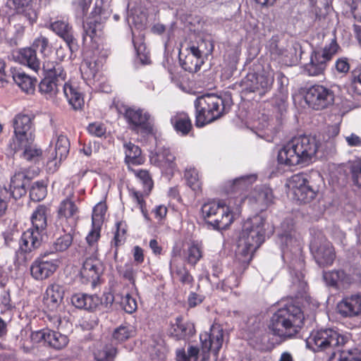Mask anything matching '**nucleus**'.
<instances>
[{
	"mask_svg": "<svg viewBox=\"0 0 361 361\" xmlns=\"http://www.w3.org/2000/svg\"><path fill=\"white\" fill-rule=\"evenodd\" d=\"M10 147L14 152L23 150V157L30 161H37L42 154V151L34 145V142L26 143L22 146L10 144Z\"/></svg>",
	"mask_w": 361,
	"mask_h": 361,
	"instance_id": "c9c22d12",
	"label": "nucleus"
},
{
	"mask_svg": "<svg viewBox=\"0 0 361 361\" xmlns=\"http://www.w3.org/2000/svg\"><path fill=\"white\" fill-rule=\"evenodd\" d=\"M63 90L68 103L74 109L77 110L82 106L84 99L82 94L77 88L70 84L64 83Z\"/></svg>",
	"mask_w": 361,
	"mask_h": 361,
	"instance_id": "4c0bfd02",
	"label": "nucleus"
},
{
	"mask_svg": "<svg viewBox=\"0 0 361 361\" xmlns=\"http://www.w3.org/2000/svg\"><path fill=\"white\" fill-rule=\"evenodd\" d=\"M256 178L255 175H249L235 178L231 185L230 192L237 193L247 190L256 180Z\"/></svg>",
	"mask_w": 361,
	"mask_h": 361,
	"instance_id": "37998d69",
	"label": "nucleus"
},
{
	"mask_svg": "<svg viewBox=\"0 0 361 361\" xmlns=\"http://www.w3.org/2000/svg\"><path fill=\"white\" fill-rule=\"evenodd\" d=\"M296 320H290L286 317H276L272 319L269 325V329L275 336L284 338H291L295 336L301 329L304 324L305 317H296Z\"/></svg>",
	"mask_w": 361,
	"mask_h": 361,
	"instance_id": "2eb2a0df",
	"label": "nucleus"
},
{
	"mask_svg": "<svg viewBox=\"0 0 361 361\" xmlns=\"http://www.w3.org/2000/svg\"><path fill=\"white\" fill-rule=\"evenodd\" d=\"M75 199L74 192L71 191L69 195L61 201L57 209V217L59 220L75 224L80 209Z\"/></svg>",
	"mask_w": 361,
	"mask_h": 361,
	"instance_id": "6ab92c4d",
	"label": "nucleus"
},
{
	"mask_svg": "<svg viewBox=\"0 0 361 361\" xmlns=\"http://www.w3.org/2000/svg\"><path fill=\"white\" fill-rule=\"evenodd\" d=\"M149 353L151 361H164L166 358L164 348L160 344L151 345Z\"/></svg>",
	"mask_w": 361,
	"mask_h": 361,
	"instance_id": "e2e57ef3",
	"label": "nucleus"
},
{
	"mask_svg": "<svg viewBox=\"0 0 361 361\" xmlns=\"http://www.w3.org/2000/svg\"><path fill=\"white\" fill-rule=\"evenodd\" d=\"M196 53L200 55L203 59L213 52L214 44L212 39H203L197 43V45L191 46Z\"/></svg>",
	"mask_w": 361,
	"mask_h": 361,
	"instance_id": "603ef678",
	"label": "nucleus"
},
{
	"mask_svg": "<svg viewBox=\"0 0 361 361\" xmlns=\"http://www.w3.org/2000/svg\"><path fill=\"white\" fill-rule=\"evenodd\" d=\"M32 0H8L7 4L18 13H23L32 24L36 21L37 15L31 6Z\"/></svg>",
	"mask_w": 361,
	"mask_h": 361,
	"instance_id": "473e14b6",
	"label": "nucleus"
},
{
	"mask_svg": "<svg viewBox=\"0 0 361 361\" xmlns=\"http://www.w3.org/2000/svg\"><path fill=\"white\" fill-rule=\"evenodd\" d=\"M123 149L125 153V163L128 165V169L131 165H141L144 163L145 159L142 156V150L139 146L131 142H125L123 143Z\"/></svg>",
	"mask_w": 361,
	"mask_h": 361,
	"instance_id": "cd10ccee",
	"label": "nucleus"
},
{
	"mask_svg": "<svg viewBox=\"0 0 361 361\" xmlns=\"http://www.w3.org/2000/svg\"><path fill=\"white\" fill-rule=\"evenodd\" d=\"M126 118L130 130L137 133H151L153 126L149 114L144 109L136 107H126Z\"/></svg>",
	"mask_w": 361,
	"mask_h": 361,
	"instance_id": "4468645a",
	"label": "nucleus"
},
{
	"mask_svg": "<svg viewBox=\"0 0 361 361\" xmlns=\"http://www.w3.org/2000/svg\"><path fill=\"white\" fill-rule=\"evenodd\" d=\"M319 148V142L314 137L300 136L293 138L279 151V164L288 166L308 164L314 157Z\"/></svg>",
	"mask_w": 361,
	"mask_h": 361,
	"instance_id": "f03ea898",
	"label": "nucleus"
},
{
	"mask_svg": "<svg viewBox=\"0 0 361 361\" xmlns=\"http://www.w3.org/2000/svg\"><path fill=\"white\" fill-rule=\"evenodd\" d=\"M103 272V266L97 255H87L85 253V259L80 269V276L82 283H90L94 286Z\"/></svg>",
	"mask_w": 361,
	"mask_h": 361,
	"instance_id": "a211bd4d",
	"label": "nucleus"
},
{
	"mask_svg": "<svg viewBox=\"0 0 361 361\" xmlns=\"http://www.w3.org/2000/svg\"><path fill=\"white\" fill-rule=\"evenodd\" d=\"M253 198L261 209H264L272 202V191L270 188L264 186L257 188L255 190Z\"/></svg>",
	"mask_w": 361,
	"mask_h": 361,
	"instance_id": "ea45409f",
	"label": "nucleus"
},
{
	"mask_svg": "<svg viewBox=\"0 0 361 361\" xmlns=\"http://www.w3.org/2000/svg\"><path fill=\"white\" fill-rule=\"evenodd\" d=\"M54 80L55 82H57L58 85L63 87V82L66 78V74L64 72V70L61 65L56 67V70L51 72L49 75L48 76Z\"/></svg>",
	"mask_w": 361,
	"mask_h": 361,
	"instance_id": "338daca9",
	"label": "nucleus"
},
{
	"mask_svg": "<svg viewBox=\"0 0 361 361\" xmlns=\"http://www.w3.org/2000/svg\"><path fill=\"white\" fill-rule=\"evenodd\" d=\"M171 271L176 274L178 280L183 285L192 286L194 279L184 265H176L173 267L171 264Z\"/></svg>",
	"mask_w": 361,
	"mask_h": 361,
	"instance_id": "49530a36",
	"label": "nucleus"
},
{
	"mask_svg": "<svg viewBox=\"0 0 361 361\" xmlns=\"http://www.w3.org/2000/svg\"><path fill=\"white\" fill-rule=\"evenodd\" d=\"M305 342L307 348L319 352L340 345L344 343V337L331 329H326L312 332Z\"/></svg>",
	"mask_w": 361,
	"mask_h": 361,
	"instance_id": "6e6552de",
	"label": "nucleus"
},
{
	"mask_svg": "<svg viewBox=\"0 0 361 361\" xmlns=\"http://www.w3.org/2000/svg\"><path fill=\"white\" fill-rule=\"evenodd\" d=\"M174 161V155L169 149L165 147L158 148L157 151L150 157V162L152 164L164 169H173L176 166Z\"/></svg>",
	"mask_w": 361,
	"mask_h": 361,
	"instance_id": "393cba45",
	"label": "nucleus"
},
{
	"mask_svg": "<svg viewBox=\"0 0 361 361\" xmlns=\"http://www.w3.org/2000/svg\"><path fill=\"white\" fill-rule=\"evenodd\" d=\"M49 27L66 42L71 52L78 50V46L73 34V27L67 20L63 19L56 20L50 24Z\"/></svg>",
	"mask_w": 361,
	"mask_h": 361,
	"instance_id": "aec40b11",
	"label": "nucleus"
},
{
	"mask_svg": "<svg viewBox=\"0 0 361 361\" xmlns=\"http://www.w3.org/2000/svg\"><path fill=\"white\" fill-rule=\"evenodd\" d=\"M185 178L188 185L194 191L200 189V182L199 180L198 172L195 169L186 170L185 172Z\"/></svg>",
	"mask_w": 361,
	"mask_h": 361,
	"instance_id": "13d9d810",
	"label": "nucleus"
},
{
	"mask_svg": "<svg viewBox=\"0 0 361 361\" xmlns=\"http://www.w3.org/2000/svg\"><path fill=\"white\" fill-rule=\"evenodd\" d=\"M264 223L265 219L257 215L244 224L235 250V256L240 262L248 264L254 252L264 241Z\"/></svg>",
	"mask_w": 361,
	"mask_h": 361,
	"instance_id": "f257e3e1",
	"label": "nucleus"
},
{
	"mask_svg": "<svg viewBox=\"0 0 361 361\" xmlns=\"http://www.w3.org/2000/svg\"><path fill=\"white\" fill-rule=\"evenodd\" d=\"M70 149V142L68 137L63 135H60L57 137L55 146L56 156L55 159L60 161L67 157Z\"/></svg>",
	"mask_w": 361,
	"mask_h": 361,
	"instance_id": "a18cd8bd",
	"label": "nucleus"
},
{
	"mask_svg": "<svg viewBox=\"0 0 361 361\" xmlns=\"http://www.w3.org/2000/svg\"><path fill=\"white\" fill-rule=\"evenodd\" d=\"M274 82V78L269 75L248 74L240 82L244 93H257L261 97L269 92Z\"/></svg>",
	"mask_w": 361,
	"mask_h": 361,
	"instance_id": "dca6fc26",
	"label": "nucleus"
},
{
	"mask_svg": "<svg viewBox=\"0 0 361 361\" xmlns=\"http://www.w3.org/2000/svg\"><path fill=\"white\" fill-rule=\"evenodd\" d=\"M73 243V235L71 233H66L58 238L52 245L54 252L66 251Z\"/></svg>",
	"mask_w": 361,
	"mask_h": 361,
	"instance_id": "4d7b16f0",
	"label": "nucleus"
},
{
	"mask_svg": "<svg viewBox=\"0 0 361 361\" xmlns=\"http://www.w3.org/2000/svg\"><path fill=\"white\" fill-rule=\"evenodd\" d=\"M13 79L23 92L27 94L34 92L37 82L36 79L19 71H15L13 73Z\"/></svg>",
	"mask_w": 361,
	"mask_h": 361,
	"instance_id": "e433bc0d",
	"label": "nucleus"
},
{
	"mask_svg": "<svg viewBox=\"0 0 361 361\" xmlns=\"http://www.w3.org/2000/svg\"><path fill=\"white\" fill-rule=\"evenodd\" d=\"M119 275L128 280L135 288V278L138 272V267L133 263H126L123 267L118 268Z\"/></svg>",
	"mask_w": 361,
	"mask_h": 361,
	"instance_id": "09e8293b",
	"label": "nucleus"
},
{
	"mask_svg": "<svg viewBox=\"0 0 361 361\" xmlns=\"http://www.w3.org/2000/svg\"><path fill=\"white\" fill-rule=\"evenodd\" d=\"M71 302L78 309L93 311L99 304V298L95 295L76 293L71 298Z\"/></svg>",
	"mask_w": 361,
	"mask_h": 361,
	"instance_id": "c756f323",
	"label": "nucleus"
},
{
	"mask_svg": "<svg viewBox=\"0 0 361 361\" xmlns=\"http://www.w3.org/2000/svg\"><path fill=\"white\" fill-rule=\"evenodd\" d=\"M132 332V329H130L126 326L121 325L115 329L109 342H112L117 345L118 343L123 342L128 339L131 336Z\"/></svg>",
	"mask_w": 361,
	"mask_h": 361,
	"instance_id": "6e6d98bb",
	"label": "nucleus"
},
{
	"mask_svg": "<svg viewBox=\"0 0 361 361\" xmlns=\"http://www.w3.org/2000/svg\"><path fill=\"white\" fill-rule=\"evenodd\" d=\"M291 288L295 298H288L280 300L269 308L268 314H272L273 316H298L304 313L298 299H307V284L302 273L297 274L293 278Z\"/></svg>",
	"mask_w": 361,
	"mask_h": 361,
	"instance_id": "20e7f679",
	"label": "nucleus"
},
{
	"mask_svg": "<svg viewBox=\"0 0 361 361\" xmlns=\"http://www.w3.org/2000/svg\"><path fill=\"white\" fill-rule=\"evenodd\" d=\"M261 326V322L258 317H247L245 329L250 334L254 335L260 329Z\"/></svg>",
	"mask_w": 361,
	"mask_h": 361,
	"instance_id": "69168bd1",
	"label": "nucleus"
},
{
	"mask_svg": "<svg viewBox=\"0 0 361 361\" xmlns=\"http://www.w3.org/2000/svg\"><path fill=\"white\" fill-rule=\"evenodd\" d=\"M196 332L195 324L185 317H176L171 322L170 334L177 340L192 337Z\"/></svg>",
	"mask_w": 361,
	"mask_h": 361,
	"instance_id": "412c9836",
	"label": "nucleus"
},
{
	"mask_svg": "<svg viewBox=\"0 0 361 361\" xmlns=\"http://www.w3.org/2000/svg\"><path fill=\"white\" fill-rule=\"evenodd\" d=\"M106 210V205L102 202L98 203L94 207L92 215V224L93 226L102 225Z\"/></svg>",
	"mask_w": 361,
	"mask_h": 361,
	"instance_id": "bf43d9fd",
	"label": "nucleus"
},
{
	"mask_svg": "<svg viewBox=\"0 0 361 361\" xmlns=\"http://www.w3.org/2000/svg\"><path fill=\"white\" fill-rule=\"evenodd\" d=\"M290 185L294 197L300 202H310L316 196V190L309 185V182L304 174L298 173L293 176Z\"/></svg>",
	"mask_w": 361,
	"mask_h": 361,
	"instance_id": "f3484780",
	"label": "nucleus"
},
{
	"mask_svg": "<svg viewBox=\"0 0 361 361\" xmlns=\"http://www.w3.org/2000/svg\"><path fill=\"white\" fill-rule=\"evenodd\" d=\"M323 276L328 286L336 289L348 288L354 281L353 277L343 269L324 272Z\"/></svg>",
	"mask_w": 361,
	"mask_h": 361,
	"instance_id": "4be33fe9",
	"label": "nucleus"
},
{
	"mask_svg": "<svg viewBox=\"0 0 361 361\" xmlns=\"http://www.w3.org/2000/svg\"><path fill=\"white\" fill-rule=\"evenodd\" d=\"M310 249L319 267H324L333 264L336 259L335 249L324 235L319 233L314 236L310 242Z\"/></svg>",
	"mask_w": 361,
	"mask_h": 361,
	"instance_id": "9d476101",
	"label": "nucleus"
},
{
	"mask_svg": "<svg viewBox=\"0 0 361 361\" xmlns=\"http://www.w3.org/2000/svg\"><path fill=\"white\" fill-rule=\"evenodd\" d=\"M142 184L144 192L148 195L154 186L152 175L146 169H134L129 167L128 169Z\"/></svg>",
	"mask_w": 361,
	"mask_h": 361,
	"instance_id": "a19ab883",
	"label": "nucleus"
},
{
	"mask_svg": "<svg viewBox=\"0 0 361 361\" xmlns=\"http://www.w3.org/2000/svg\"><path fill=\"white\" fill-rule=\"evenodd\" d=\"M123 308L128 314H132L137 309L136 300L129 294H127L122 300Z\"/></svg>",
	"mask_w": 361,
	"mask_h": 361,
	"instance_id": "774afa93",
	"label": "nucleus"
},
{
	"mask_svg": "<svg viewBox=\"0 0 361 361\" xmlns=\"http://www.w3.org/2000/svg\"><path fill=\"white\" fill-rule=\"evenodd\" d=\"M339 47L336 39L323 49L314 50L310 56V61L305 66V71L310 76L324 74L327 63L337 53Z\"/></svg>",
	"mask_w": 361,
	"mask_h": 361,
	"instance_id": "0eeeda50",
	"label": "nucleus"
},
{
	"mask_svg": "<svg viewBox=\"0 0 361 361\" xmlns=\"http://www.w3.org/2000/svg\"><path fill=\"white\" fill-rule=\"evenodd\" d=\"M68 340L67 336L59 332L47 330L46 343L50 347L61 350L68 344Z\"/></svg>",
	"mask_w": 361,
	"mask_h": 361,
	"instance_id": "79ce46f5",
	"label": "nucleus"
},
{
	"mask_svg": "<svg viewBox=\"0 0 361 361\" xmlns=\"http://www.w3.org/2000/svg\"><path fill=\"white\" fill-rule=\"evenodd\" d=\"M30 179L25 172H16L11 180V188L12 189V195L18 199L26 194L25 186L29 183Z\"/></svg>",
	"mask_w": 361,
	"mask_h": 361,
	"instance_id": "2f4dec72",
	"label": "nucleus"
},
{
	"mask_svg": "<svg viewBox=\"0 0 361 361\" xmlns=\"http://www.w3.org/2000/svg\"><path fill=\"white\" fill-rule=\"evenodd\" d=\"M221 202H209L202 207V214L204 219L209 224V219H214L216 213L224 205Z\"/></svg>",
	"mask_w": 361,
	"mask_h": 361,
	"instance_id": "864d4df0",
	"label": "nucleus"
},
{
	"mask_svg": "<svg viewBox=\"0 0 361 361\" xmlns=\"http://www.w3.org/2000/svg\"><path fill=\"white\" fill-rule=\"evenodd\" d=\"M57 82H55L51 78L45 76V78L39 84V89L42 94H44L47 97H52L59 91V87Z\"/></svg>",
	"mask_w": 361,
	"mask_h": 361,
	"instance_id": "8fccbe9b",
	"label": "nucleus"
},
{
	"mask_svg": "<svg viewBox=\"0 0 361 361\" xmlns=\"http://www.w3.org/2000/svg\"><path fill=\"white\" fill-rule=\"evenodd\" d=\"M288 93L287 88L283 85H281L277 90V93H276L272 98V104L276 107L279 111H283L286 110L288 106Z\"/></svg>",
	"mask_w": 361,
	"mask_h": 361,
	"instance_id": "de8ad7c7",
	"label": "nucleus"
},
{
	"mask_svg": "<svg viewBox=\"0 0 361 361\" xmlns=\"http://www.w3.org/2000/svg\"><path fill=\"white\" fill-rule=\"evenodd\" d=\"M334 93L331 89L324 85H314L307 90L305 101L312 109L322 110L334 104Z\"/></svg>",
	"mask_w": 361,
	"mask_h": 361,
	"instance_id": "f8f14e48",
	"label": "nucleus"
},
{
	"mask_svg": "<svg viewBox=\"0 0 361 361\" xmlns=\"http://www.w3.org/2000/svg\"><path fill=\"white\" fill-rule=\"evenodd\" d=\"M54 252L45 251L39 255L30 266V274L36 280L42 281L50 277L58 269L60 261L54 257Z\"/></svg>",
	"mask_w": 361,
	"mask_h": 361,
	"instance_id": "9b49d317",
	"label": "nucleus"
},
{
	"mask_svg": "<svg viewBox=\"0 0 361 361\" xmlns=\"http://www.w3.org/2000/svg\"><path fill=\"white\" fill-rule=\"evenodd\" d=\"M109 0H97L91 16L83 23V40L89 37L92 40L102 35L104 23L110 16Z\"/></svg>",
	"mask_w": 361,
	"mask_h": 361,
	"instance_id": "423d86ee",
	"label": "nucleus"
},
{
	"mask_svg": "<svg viewBox=\"0 0 361 361\" xmlns=\"http://www.w3.org/2000/svg\"><path fill=\"white\" fill-rule=\"evenodd\" d=\"M350 82L354 92L361 95V69H355L352 71Z\"/></svg>",
	"mask_w": 361,
	"mask_h": 361,
	"instance_id": "0e129e2a",
	"label": "nucleus"
},
{
	"mask_svg": "<svg viewBox=\"0 0 361 361\" xmlns=\"http://www.w3.org/2000/svg\"><path fill=\"white\" fill-rule=\"evenodd\" d=\"M231 204V201L228 203ZM233 216L231 210V206L224 204L214 216L209 219V224L215 229L223 230L227 228L233 222Z\"/></svg>",
	"mask_w": 361,
	"mask_h": 361,
	"instance_id": "bb28decb",
	"label": "nucleus"
},
{
	"mask_svg": "<svg viewBox=\"0 0 361 361\" xmlns=\"http://www.w3.org/2000/svg\"><path fill=\"white\" fill-rule=\"evenodd\" d=\"M202 351L198 347L190 345L188 348L189 356L194 361H209L210 352L217 357L224 343V330L218 324H213L209 332H204L200 336Z\"/></svg>",
	"mask_w": 361,
	"mask_h": 361,
	"instance_id": "39448f33",
	"label": "nucleus"
},
{
	"mask_svg": "<svg viewBox=\"0 0 361 361\" xmlns=\"http://www.w3.org/2000/svg\"><path fill=\"white\" fill-rule=\"evenodd\" d=\"M101 226H93L91 231L86 236L87 246L85 247V253L87 255H97L98 241L100 238Z\"/></svg>",
	"mask_w": 361,
	"mask_h": 361,
	"instance_id": "58836bf2",
	"label": "nucleus"
},
{
	"mask_svg": "<svg viewBox=\"0 0 361 361\" xmlns=\"http://www.w3.org/2000/svg\"><path fill=\"white\" fill-rule=\"evenodd\" d=\"M171 123L176 132L186 135L192 130V126L189 116L184 113H178L171 118Z\"/></svg>",
	"mask_w": 361,
	"mask_h": 361,
	"instance_id": "f704fd0d",
	"label": "nucleus"
},
{
	"mask_svg": "<svg viewBox=\"0 0 361 361\" xmlns=\"http://www.w3.org/2000/svg\"><path fill=\"white\" fill-rule=\"evenodd\" d=\"M118 354V348L112 342L102 345L99 348L93 352L94 361H115Z\"/></svg>",
	"mask_w": 361,
	"mask_h": 361,
	"instance_id": "72a5a7b5",
	"label": "nucleus"
},
{
	"mask_svg": "<svg viewBox=\"0 0 361 361\" xmlns=\"http://www.w3.org/2000/svg\"><path fill=\"white\" fill-rule=\"evenodd\" d=\"M183 54L180 53L179 59L182 68L186 71L192 73L200 70L204 63V59L190 47L188 49V54L184 59L182 58Z\"/></svg>",
	"mask_w": 361,
	"mask_h": 361,
	"instance_id": "a878e982",
	"label": "nucleus"
},
{
	"mask_svg": "<svg viewBox=\"0 0 361 361\" xmlns=\"http://www.w3.org/2000/svg\"><path fill=\"white\" fill-rule=\"evenodd\" d=\"M231 99L215 94H204L195 101V126L202 127L228 113L231 106Z\"/></svg>",
	"mask_w": 361,
	"mask_h": 361,
	"instance_id": "7ed1b4c3",
	"label": "nucleus"
},
{
	"mask_svg": "<svg viewBox=\"0 0 361 361\" xmlns=\"http://www.w3.org/2000/svg\"><path fill=\"white\" fill-rule=\"evenodd\" d=\"M33 115L19 114L13 121L14 135L10 144L23 145L35 141Z\"/></svg>",
	"mask_w": 361,
	"mask_h": 361,
	"instance_id": "1a4fd4ad",
	"label": "nucleus"
},
{
	"mask_svg": "<svg viewBox=\"0 0 361 361\" xmlns=\"http://www.w3.org/2000/svg\"><path fill=\"white\" fill-rule=\"evenodd\" d=\"M64 295L63 288L59 284H51L46 290L44 304L50 312L56 311L60 306Z\"/></svg>",
	"mask_w": 361,
	"mask_h": 361,
	"instance_id": "b1692460",
	"label": "nucleus"
},
{
	"mask_svg": "<svg viewBox=\"0 0 361 361\" xmlns=\"http://www.w3.org/2000/svg\"><path fill=\"white\" fill-rule=\"evenodd\" d=\"M102 66V61L92 58L85 59L81 65L80 70L82 74L88 78H94L97 73Z\"/></svg>",
	"mask_w": 361,
	"mask_h": 361,
	"instance_id": "c03bdc74",
	"label": "nucleus"
},
{
	"mask_svg": "<svg viewBox=\"0 0 361 361\" xmlns=\"http://www.w3.org/2000/svg\"><path fill=\"white\" fill-rule=\"evenodd\" d=\"M202 257V247L197 242H192L186 251V261L195 266Z\"/></svg>",
	"mask_w": 361,
	"mask_h": 361,
	"instance_id": "3c124183",
	"label": "nucleus"
},
{
	"mask_svg": "<svg viewBox=\"0 0 361 361\" xmlns=\"http://www.w3.org/2000/svg\"><path fill=\"white\" fill-rule=\"evenodd\" d=\"M130 197H132L134 202H135L140 207L141 212L146 219H149L147 210L146 209V203L144 200V195L135 190H130Z\"/></svg>",
	"mask_w": 361,
	"mask_h": 361,
	"instance_id": "680f3d73",
	"label": "nucleus"
},
{
	"mask_svg": "<svg viewBox=\"0 0 361 361\" xmlns=\"http://www.w3.org/2000/svg\"><path fill=\"white\" fill-rule=\"evenodd\" d=\"M127 225L125 222L119 221L116 224V231L111 242L117 247L125 241Z\"/></svg>",
	"mask_w": 361,
	"mask_h": 361,
	"instance_id": "052dcab7",
	"label": "nucleus"
},
{
	"mask_svg": "<svg viewBox=\"0 0 361 361\" xmlns=\"http://www.w3.org/2000/svg\"><path fill=\"white\" fill-rule=\"evenodd\" d=\"M47 195V187L43 182L34 183L30 190V199L34 202H39Z\"/></svg>",
	"mask_w": 361,
	"mask_h": 361,
	"instance_id": "5fc2aeb1",
	"label": "nucleus"
},
{
	"mask_svg": "<svg viewBox=\"0 0 361 361\" xmlns=\"http://www.w3.org/2000/svg\"><path fill=\"white\" fill-rule=\"evenodd\" d=\"M19 62L27 66L35 72L40 70L41 62L37 58L36 50L32 47L21 49L18 51Z\"/></svg>",
	"mask_w": 361,
	"mask_h": 361,
	"instance_id": "7c9ffc66",
	"label": "nucleus"
},
{
	"mask_svg": "<svg viewBox=\"0 0 361 361\" xmlns=\"http://www.w3.org/2000/svg\"><path fill=\"white\" fill-rule=\"evenodd\" d=\"M49 212V209L47 206L43 204L38 205L30 217L32 223L30 228L46 233Z\"/></svg>",
	"mask_w": 361,
	"mask_h": 361,
	"instance_id": "c85d7f7f",
	"label": "nucleus"
},
{
	"mask_svg": "<svg viewBox=\"0 0 361 361\" xmlns=\"http://www.w3.org/2000/svg\"><path fill=\"white\" fill-rule=\"evenodd\" d=\"M44 234L30 228L23 232L19 241V248L16 251L18 259L22 262L30 260L32 257L31 254L41 247Z\"/></svg>",
	"mask_w": 361,
	"mask_h": 361,
	"instance_id": "ddd939ff",
	"label": "nucleus"
},
{
	"mask_svg": "<svg viewBox=\"0 0 361 361\" xmlns=\"http://www.w3.org/2000/svg\"><path fill=\"white\" fill-rule=\"evenodd\" d=\"M341 316H357L361 314V295H353L343 298L336 307Z\"/></svg>",
	"mask_w": 361,
	"mask_h": 361,
	"instance_id": "5701e85b",
	"label": "nucleus"
}]
</instances>
